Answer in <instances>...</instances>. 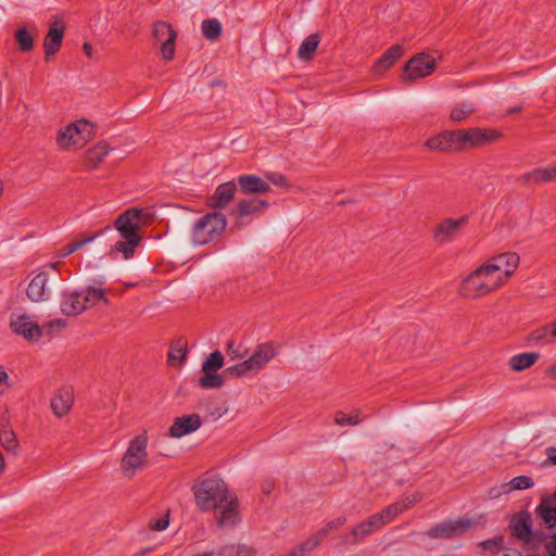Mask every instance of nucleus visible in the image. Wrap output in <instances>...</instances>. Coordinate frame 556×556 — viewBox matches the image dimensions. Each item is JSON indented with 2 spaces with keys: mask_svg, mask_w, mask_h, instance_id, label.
<instances>
[{
  "mask_svg": "<svg viewBox=\"0 0 556 556\" xmlns=\"http://www.w3.org/2000/svg\"><path fill=\"white\" fill-rule=\"evenodd\" d=\"M535 525L551 539L556 533V504L541 497L539 505L534 509Z\"/></svg>",
  "mask_w": 556,
  "mask_h": 556,
  "instance_id": "f8f14e48",
  "label": "nucleus"
},
{
  "mask_svg": "<svg viewBox=\"0 0 556 556\" xmlns=\"http://www.w3.org/2000/svg\"><path fill=\"white\" fill-rule=\"evenodd\" d=\"M346 522L345 517H339L331 521H329L325 527L319 529L316 533L312 534L313 536H317L319 543L321 540L327 536L330 532L340 529Z\"/></svg>",
  "mask_w": 556,
  "mask_h": 556,
  "instance_id": "a19ab883",
  "label": "nucleus"
},
{
  "mask_svg": "<svg viewBox=\"0 0 556 556\" xmlns=\"http://www.w3.org/2000/svg\"><path fill=\"white\" fill-rule=\"evenodd\" d=\"M469 526L470 521L466 519L444 520L428 529L425 534L432 540L452 539L463 534Z\"/></svg>",
  "mask_w": 556,
  "mask_h": 556,
  "instance_id": "ddd939ff",
  "label": "nucleus"
},
{
  "mask_svg": "<svg viewBox=\"0 0 556 556\" xmlns=\"http://www.w3.org/2000/svg\"><path fill=\"white\" fill-rule=\"evenodd\" d=\"M8 379V374L3 370H0V384H2Z\"/></svg>",
  "mask_w": 556,
  "mask_h": 556,
  "instance_id": "052dcab7",
  "label": "nucleus"
},
{
  "mask_svg": "<svg viewBox=\"0 0 556 556\" xmlns=\"http://www.w3.org/2000/svg\"><path fill=\"white\" fill-rule=\"evenodd\" d=\"M437 67L435 59L425 52L414 55L405 65L404 80H415L431 75Z\"/></svg>",
  "mask_w": 556,
  "mask_h": 556,
  "instance_id": "9d476101",
  "label": "nucleus"
},
{
  "mask_svg": "<svg viewBox=\"0 0 556 556\" xmlns=\"http://www.w3.org/2000/svg\"><path fill=\"white\" fill-rule=\"evenodd\" d=\"M539 353L535 352L519 353L509 358L508 365L514 371H522L531 367L539 359Z\"/></svg>",
  "mask_w": 556,
  "mask_h": 556,
  "instance_id": "c85d7f7f",
  "label": "nucleus"
},
{
  "mask_svg": "<svg viewBox=\"0 0 556 556\" xmlns=\"http://www.w3.org/2000/svg\"><path fill=\"white\" fill-rule=\"evenodd\" d=\"M319 545V541L317 536L311 535L306 541L300 543L298 546L292 548L290 552L281 555V556H304L307 553H311Z\"/></svg>",
  "mask_w": 556,
  "mask_h": 556,
  "instance_id": "f704fd0d",
  "label": "nucleus"
},
{
  "mask_svg": "<svg viewBox=\"0 0 556 556\" xmlns=\"http://www.w3.org/2000/svg\"><path fill=\"white\" fill-rule=\"evenodd\" d=\"M403 48L401 45L390 47L377 61L375 71L382 73L393 66V64L402 56Z\"/></svg>",
  "mask_w": 556,
  "mask_h": 556,
  "instance_id": "bb28decb",
  "label": "nucleus"
},
{
  "mask_svg": "<svg viewBox=\"0 0 556 556\" xmlns=\"http://www.w3.org/2000/svg\"><path fill=\"white\" fill-rule=\"evenodd\" d=\"M549 374L556 378V365L549 369Z\"/></svg>",
  "mask_w": 556,
  "mask_h": 556,
  "instance_id": "0e129e2a",
  "label": "nucleus"
},
{
  "mask_svg": "<svg viewBox=\"0 0 556 556\" xmlns=\"http://www.w3.org/2000/svg\"><path fill=\"white\" fill-rule=\"evenodd\" d=\"M201 424V418L198 414L185 415L174 420L168 432L172 438H181L198 430Z\"/></svg>",
  "mask_w": 556,
  "mask_h": 556,
  "instance_id": "aec40b11",
  "label": "nucleus"
},
{
  "mask_svg": "<svg viewBox=\"0 0 556 556\" xmlns=\"http://www.w3.org/2000/svg\"><path fill=\"white\" fill-rule=\"evenodd\" d=\"M10 327L13 332L28 340H38L42 336L41 328L26 314H12Z\"/></svg>",
  "mask_w": 556,
  "mask_h": 556,
  "instance_id": "2eb2a0df",
  "label": "nucleus"
},
{
  "mask_svg": "<svg viewBox=\"0 0 556 556\" xmlns=\"http://www.w3.org/2000/svg\"><path fill=\"white\" fill-rule=\"evenodd\" d=\"M552 334L556 337V320L553 323L552 326Z\"/></svg>",
  "mask_w": 556,
  "mask_h": 556,
  "instance_id": "69168bd1",
  "label": "nucleus"
},
{
  "mask_svg": "<svg viewBox=\"0 0 556 556\" xmlns=\"http://www.w3.org/2000/svg\"><path fill=\"white\" fill-rule=\"evenodd\" d=\"M402 513L403 509L400 506L399 502H394L391 505L383 508L381 511L374 514V516L380 528H382L384 525L390 523L392 520H394Z\"/></svg>",
  "mask_w": 556,
  "mask_h": 556,
  "instance_id": "473e14b6",
  "label": "nucleus"
},
{
  "mask_svg": "<svg viewBox=\"0 0 556 556\" xmlns=\"http://www.w3.org/2000/svg\"><path fill=\"white\" fill-rule=\"evenodd\" d=\"M202 34L208 40H216L222 34V24L216 18H207L202 22Z\"/></svg>",
  "mask_w": 556,
  "mask_h": 556,
  "instance_id": "e433bc0d",
  "label": "nucleus"
},
{
  "mask_svg": "<svg viewBox=\"0 0 556 556\" xmlns=\"http://www.w3.org/2000/svg\"><path fill=\"white\" fill-rule=\"evenodd\" d=\"M148 439L144 434L135 437L125 452L121 468L126 476L132 477L135 472L147 465L148 457Z\"/></svg>",
  "mask_w": 556,
  "mask_h": 556,
  "instance_id": "6e6552de",
  "label": "nucleus"
},
{
  "mask_svg": "<svg viewBox=\"0 0 556 556\" xmlns=\"http://www.w3.org/2000/svg\"><path fill=\"white\" fill-rule=\"evenodd\" d=\"M49 266H50L51 268H53V269H56L58 264H56V263H51Z\"/></svg>",
  "mask_w": 556,
  "mask_h": 556,
  "instance_id": "338daca9",
  "label": "nucleus"
},
{
  "mask_svg": "<svg viewBox=\"0 0 556 556\" xmlns=\"http://www.w3.org/2000/svg\"><path fill=\"white\" fill-rule=\"evenodd\" d=\"M318 45L319 36L317 34H312L307 36L299 47L298 56L304 61L311 60Z\"/></svg>",
  "mask_w": 556,
  "mask_h": 556,
  "instance_id": "2f4dec72",
  "label": "nucleus"
},
{
  "mask_svg": "<svg viewBox=\"0 0 556 556\" xmlns=\"http://www.w3.org/2000/svg\"><path fill=\"white\" fill-rule=\"evenodd\" d=\"M195 505L203 511L220 510L218 525L235 526L238 522V500L229 493L224 480L207 477L193 486Z\"/></svg>",
  "mask_w": 556,
  "mask_h": 556,
  "instance_id": "f257e3e1",
  "label": "nucleus"
},
{
  "mask_svg": "<svg viewBox=\"0 0 556 556\" xmlns=\"http://www.w3.org/2000/svg\"><path fill=\"white\" fill-rule=\"evenodd\" d=\"M501 541H502V539L486 540V541H484V542L482 543V545H483L484 547H488L491 543H495V544H496V543H498V542H501Z\"/></svg>",
  "mask_w": 556,
  "mask_h": 556,
  "instance_id": "13d9d810",
  "label": "nucleus"
},
{
  "mask_svg": "<svg viewBox=\"0 0 556 556\" xmlns=\"http://www.w3.org/2000/svg\"><path fill=\"white\" fill-rule=\"evenodd\" d=\"M521 111V105H515L507 110V114H515Z\"/></svg>",
  "mask_w": 556,
  "mask_h": 556,
  "instance_id": "6e6d98bb",
  "label": "nucleus"
},
{
  "mask_svg": "<svg viewBox=\"0 0 556 556\" xmlns=\"http://www.w3.org/2000/svg\"><path fill=\"white\" fill-rule=\"evenodd\" d=\"M226 353L230 359H245L249 355V348L243 340L230 339L226 345Z\"/></svg>",
  "mask_w": 556,
  "mask_h": 556,
  "instance_id": "72a5a7b5",
  "label": "nucleus"
},
{
  "mask_svg": "<svg viewBox=\"0 0 556 556\" xmlns=\"http://www.w3.org/2000/svg\"><path fill=\"white\" fill-rule=\"evenodd\" d=\"M502 134L495 129L471 127L452 130L454 151H464L484 147L498 138Z\"/></svg>",
  "mask_w": 556,
  "mask_h": 556,
  "instance_id": "423d86ee",
  "label": "nucleus"
},
{
  "mask_svg": "<svg viewBox=\"0 0 556 556\" xmlns=\"http://www.w3.org/2000/svg\"><path fill=\"white\" fill-rule=\"evenodd\" d=\"M271 489H273L271 483H268V484L264 485L263 491H264V493L269 494Z\"/></svg>",
  "mask_w": 556,
  "mask_h": 556,
  "instance_id": "680f3d73",
  "label": "nucleus"
},
{
  "mask_svg": "<svg viewBox=\"0 0 556 556\" xmlns=\"http://www.w3.org/2000/svg\"><path fill=\"white\" fill-rule=\"evenodd\" d=\"M477 109L478 105L469 100L456 103L451 110L450 118L455 123H460L472 115Z\"/></svg>",
  "mask_w": 556,
  "mask_h": 556,
  "instance_id": "7c9ffc66",
  "label": "nucleus"
},
{
  "mask_svg": "<svg viewBox=\"0 0 556 556\" xmlns=\"http://www.w3.org/2000/svg\"><path fill=\"white\" fill-rule=\"evenodd\" d=\"M168 523L169 521L167 518L159 519L152 525V528L157 531H163L168 527Z\"/></svg>",
  "mask_w": 556,
  "mask_h": 556,
  "instance_id": "864d4df0",
  "label": "nucleus"
},
{
  "mask_svg": "<svg viewBox=\"0 0 556 556\" xmlns=\"http://www.w3.org/2000/svg\"><path fill=\"white\" fill-rule=\"evenodd\" d=\"M279 351L280 345L275 342L268 341L260 343L248 358L233 366L227 367L224 374L236 378L255 376L279 354Z\"/></svg>",
  "mask_w": 556,
  "mask_h": 556,
  "instance_id": "7ed1b4c3",
  "label": "nucleus"
},
{
  "mask_svg": "<svg viewBox=\"0 0 556 556\" xmlns=\"http://www.w3.org/2000/svg\"><path fill=\"white\" fill-rule=\"evenodd\" d=\"M549 451H551V453H548V458L554 465H556V454H553L554 452H556V450L551 448Z\"/></svg>",
  "mask_w": 556,
  "mask_h": 556,
  "instance_id": "4d7b16f0",
  "label": "nucleus"
},
{
  "mask_svg": "<svg viewBox=\"0 0 556 556\" xmlns=\"http://www.w3.org/2000/svg\"><path fill=\"white\" fill-rule=\"evenodd\" d=\"M502 286L500 277L492 276L484 265L475 269L460 286V294L468 299L483 296Z\"/></svg>",
  "mask_w": 556,
  "mask_h": 556,
  "instance_id": "39448f33",
  "label": "nucleus"
},
{
  "mask_svg": "<svg viewBox=\"0 0 556 556\" xmlns=\"http://www.w3.org/2000/svg\"><path fill=\"white\" fill-rule=\"evenodd\" d=\"M361 412L358 409L354 410L351 415H345L342 412H337L334 415V422L338 426H355L361 422L359 419Z\"/></svg>",
  "mask_w": 556,
  "mask_h": 556,
  "instance_id": "c03bdc74",
  "label": "nucleus"
},
{
  "mask_svg": "<svg viewBox=\"0 0 556 556\" xmlns=\"http://www.w3.org/2000/svg\"><path fill=\"white\" fill-rule=\"evenodd\" d=\"M268 206V201L263 199H243L238 201L235 214L237 218H243L245 216L253 215L262 210H265Z\"/></svg>",
  "mask_w": 556,
  "mask_h": 556,
  "instance_id": "393cba45",
  "label": "nucleus"
},
{
  "mask_svg": "<svg viewBox=\"0 0 556 556\" xmlns=\"http://www.w3.org/2000/svg\"><path fill=\"white\" fill-rule=\"evenodd\" d=\"M552 326H553V324L546 325V326H543V327L536 329L533 332L534 339L536 341H543L546 343L552 342L554 339H556V337L552 334Z\"/></svg>",
  "mask_w": 556,
  "mask_h": 556,
  "instance_id": "de8ad7c7",
  "label": "nucleus"
},
{
  "mask_svg": "<svg viewBox=\"0 0 556 556\" xmlns=\"http://www.w3.org/2000/svg\"><path fill=\"white\" fill-rule=\"evenodd\" d=\"M224 366V356L220 351L216 350L210 354L203 363L202 371H216Z\"/></svg>",
  "mask_w": 556,
  "mask_h": 556,
  "instance_id": "ea45409f",
  "label": "nucleus"
},
{
  "mask_svg": "<svg viewBox=\"0 0 556 556\" xmlns=\"http://www.w3.org/2000/svg\"><path fill=\"white\" fill-rule=\"evenodd\" d=\"M535 520L528 510H520L513 515L509 523L511 535L527 544L539 545L547 539L541 529L534 528Z\"/></svg>",
  "mask_w": 556,
  "mask_h": 556,
  "instance_id": "0eeeda50",
  "label": "nucleus"
},
{
  "mask_svg": "<svg viewBox=\"0 0 556 556\" xmlns=\"http://www.w3.org/2000/svg\"><path fill=\"white\" fill-rule=\"evenodd\" d=\"M509 484L511 485L513 490L521 491L532 488L534 485V482L532 478L528 476H518L513 478Z\"/></svg>",
  "mask_w": 556,
  "mask_h": 556,
  "instance_id": "49530a36",
  "label": "nucleus"
},
{
  "mask_svg": "<svg viewBox=\"0 0 556 556\" xmlns=\"http://www.w3.org/2000/svg\"><path fill=\"white\" fill-rule=\"evenodd\" d=\"M265 177L268 181L277 187L288 186L286 177L280 173L268 172L265 174Z\"/></svg>",
  "mask_w": 556,
  "mask_h": 556,
  "instance_id": "8fccbe9b",
  "label": "nucleus"
},
{
  "mask_svg": "<svg viewBox=\"0 0 556 556\" xmlns=\"http://www.w3.org/2000/svg\"><path fill=\"white\" fill-rule=\"evenodd\" d=\"M225 381L222 375L215 371H203V376L199 379V384L203 389H218L224 386Z\"/></svg>",
  "mask_w": 556,
  "mask_h": 556,
  "instance_id": "c9c22d12",
  "label": "nucleus"
},
{
  "mask_svg": "<svg viewBox=\"0 0 556 556\" xmlns=\"http://www.w3.org/2000/svg\"><path fill=\"white\" fill-rule=\"evenodd\" d=\"M109 152L110 148L105 143H101L89 150L88 157L93 163H100L109 154Z\"/></svg>",
  "mask_w": 556,
  "mask_h": 556,
  "instance_id": "a18cd8bd",
  "label": "nucleus"
},
{
  "mask_svg": "<svg viewBox=\"0 0 556 556\" xmlns=\"http://www.w3.org/2000/svg\"><path fill=\"white\" fill-rule=\"evenodd\" d=\"M253 551L247 545L228 544L220 548L217 556H252Z\"/></svg>",
  "mask_w": 556,
  "mask_h": 556,
  "instance_id": "4c0bfd02",
  "label": "nucleus"
},
{
  "mask_svg": "<svg viewBox=\"0 0 556 556\" xmlns=\"http://www.w3.org/2000/svg\"><path fill=\"white\" fill-rule=\"evenodd\" d=\"M92 134V125L86 121H78L61 129L56 137V142L61 148L83 147Z\"/></svg>",
  "mask_w": 556,
  "mask_h": 556,
  "instance_id": "1a4fd4ad",
  "label": "nucleus"
},
{
  "mask_svg": "<svg viewBox=\"0 0 556 556\" xmlns=\"http://www.w3.org/2000/svg\"><path fill=\"white\" fill-rule=\"evenodd\" d=\"M452 135V130H445L438 136H434L427 141V147L430 150L434 151H454L453 138L450 137Z\"/></svg>",
  "mask_w": 556,
  "mask_h": 556,
  "instance_id": "c756f323",
  "label": "nucleus"
},
{
  "mask_svg": "<svg viewBox=\"0 0 556 556\" xmlns=\"http://www.w3.org/2000/svg\"><path fill=\"white\" fill-rule=\"evenodd\" d=\"M64 35V26L55 21L51 24L43 41L46 59L49 60L61 48Z\"/></svg>",
  "mask_w": 556,
  "mask_h": 556,
  "instance_id": "412c9836",
  "label": "nucleus"
},
{
  "mask_svg": "<svg viewBox=\"0 0 556 556\" xmlns=\"http://www.w3.org/2000/svg\"><path fill=\"white\" fill-rule=\"evenodd\" d=\"M556 180V163L545 167H536L518 177V181L525 186H538Z\"/></svg>",
  "mask_w": 556,
  "mask_h": 556,
  "instance_id": "a211bd4d",
  "label": "nucleus"
},
{
  "mask_svg": "<svg viewBox=\"0 0 556 556\" xmlns=\"http://www.w3.org/2000/svg\"><path fill=\"white\" fill-rule=\"evenodd\" d=\"M4 467V458L2 453L0 452V472L3 470Z\"/></svg>",
  "mask_w": 556,
  "mask_h": 556,
  "instance_id": "e2e57ef3",
  "label": "nucleus"
},
{
  "mask_svg": "<svg viewBox=\"0 0 556 556\" xmlns=\"http://www.w3.org/2000/svg\"><path fill=\"white\" fill-rule=\"evenodd\" d=\"M422 497V494L417 492L412 495L405 496L404 498L397 501L403 511L413 507L417 502H419Z\"/></svg>",
  "mask_w": 556,
  "mask_h": 556,
  "instance_id": "09e8293b",
  "label": "nucleus"
},
{
  "mask_svg": "<svg viewBox=\"0 0 556 556\" xmlns=\"http://www.w3.org/2000/svg\"><path fill=\"white\" fill-rule=\"evenodd\" d=\"M15 39L22 51H29L34 47V39L26 28H18L15 33Z\"/></svg>",
  "mask_w": 556,
  "mask_h": 556,
  "instance_id": "79ce46f5",
  "label": "nucleus"
},
{
  "mask_svg": "<svg viewBox=\"0 0 556 556\" xmlns=\"http://www.w3.org/2000/svg\"><path fill=\"white\" fill-rule=\"evenodd\" d=\"M81 295L78 290L63 292L61 295V312L66 316H77L86 311V305L81 303Z\"/></svg>",
  "mask_w": 556,
  "mask_h": 556,
  "instance_id": "4be33fe9",
  "label": "nucleus"
},
{
  "mask_svg": "<svg viewBox=\"0 0 556 556\" xmlns=\"http://www.w3.org/2000/svg\"><path fill=\"white\" fill-rule=\"evenodd\" d=\"M84 51L85 53L90 56L91 55V46L87 42L84 43Z\"/></svg>",
  "mask_w": 556,
  "mask_h": 556,
  "instance_id": "bf43d9fd",
  "label": "nucleus"
},
{
  "mask_svg": "<svg viewBox=\"0 0 556 556\" xmlns=\"http://www.w3.org/2000/svg\"><path fill=\"white\" fill-rule=\"evenodd\" d=\"M78 291L83 299L81 303L86 305V309L94 306L100 301H103L104 303L109 302L102 288L88 286L87 288L79 289Z\"/></svg>",
  "mask_w": 556,
  "mask_h": 556,
  "instance_id": "cd10ccee",
  "label": "nucleus"
},
{
  "mask_svg": "<svg viewBox=\"0 0 556 556\" xmlns=\"http://www.w3.org/2000/svg\"><path fill=\"white\" fill-rule=\"evenodd\" d=\"M380 529L375 516H369L365 521L356 525L351 530V535L354 538L352 541L346 540L348 543L355 544L358 540L371 534L374 531Z\"/></svg>",
  "mask_w": 556,
  "mask_h": 556,
  "instance_id": "a878e982",
  "label": "nucleus"
},
{
  "mask_svg": "<svg viewBox=\"0 0 556 556\" xmlns=\"http://www.w3.org/2000/svg\"><path fill=\"white\" fill-rule=\"evenodd\" d=\"M468 222V216L464 215L458 219L446 218L434 229V240L443 243L453 240L458 233L460 227Z\"/></svg>",
  "mask_w": 556,
  "mask_h": 556,
  "instance_id": "6ab92c4d",
  "label": "nucleus"
},
{
  "mask_svg": "<svg viewBox=\"0 0 556 556\" xmlns=\"http://www.w3.org/2000/svg\"><path fill=\"white\" fill-rule=\"evenodd\" d=\"M227 218L223 213L211 212L200 217L191 230L194 245H204L216 240L225 231Z\"/></svg>",
  "mask_w": 556,
  "mask_h": 556,
  "instance_id": "20e7f679",
  "label": "nucleus"
},
{
  "mask_svg": "<svg viewBox=\"0 0 556 556\" xmlns=\"http://www.w3.org/2000/svg\"><path fill=\"white\" fill-rule=\"evenodd\" d=\"M0 443L7 452L16 454L18 442L15 433L11 429H3L0 432Z\"/></svg>",
  "mask_w": 556,
  "mask_h": 556,
  "instance_id": "58836bf2",
  "label": "nucleus"
},
{
  "mask_svg": "<svg viewBox=\"0 0 556 556\" xmlns=\"http://www.w3.org/2000/svg\"><path fill=\"white\" fill-rule=\"evenodd\" d=\"M108 230H111V228L109 226L103 228L99 232H94V233H90V235H84L80 238H75L72 242H70L74 253L79 251V250H81L84 247H86L87 244L91 243L92 241H94L96 238H98L102 232L108 231Z\"/></svg>",
  "mask_w": 556,
  "mask_h": 556,
  "instance_id": "37998d69",
  "label": "nucleus"
},
{
  "mask_svg": "<svg viewBox=\"0 0 556 556\" xmlns=\"http://www.w3.org/2000/svg\"><path fill=\"white\" fill-rule=\"evenodd\" d=\"M239 191L245 195L250 194H266L270 191L269 184L263 178L254 174L239 175L235 179Z\"/></svg>",
  "mask_w": 556,
  "mask_h": 556,
  "instance_id": "f3484780",
  "label": "nucleus"
},
{
  "mask_svg": "<svg viewBox=\"0 0 556 556\" xmlns=\"http://www.w3.org/2000/svg\"><path fill=\"white\" fill-rule=\"evenodd\" d=\"M187 351L184 348H172L168 352L167 358L170 364L175 361L182 362L186 358Z\"/></svg>",
  "mask_w": 556,
  "mask_h": 556,
  "instance_id": "3c124183",
  "label": "nucleus"
},
{
  "mask_svg": "<svg viewBox=\"0 0 556 556\" xmlns=\"http://www.w3.org/2000/svg\"><path fill=\"white\" fill-rule=\"evenodd\" d=\"M519 255L514 252H506L493 256L485 264H483L492 276L500 277L502 285L505 280L514 274L518 264Z\"/></svg>",
  "mask_w": 556,
  "mask_h": 556,
  "instance_id": "9b49d317",
  "label": "nucleus"
},
{
  "mask_svg": "<svg viewBox=\"0 0 556 556\" xmlns=\"http://www.w3.org/2000/svg\"><path fill=\"white\" fill-rule=\"evenodd\" d=\"M141 211L129 208L122 213L114 222V229L118 239L111 245L106 253L110 260H117L119 254L124 260H129L135 254V249L141 241L140 235Z\"/></svg>",
  "mask_w": 556,
  "mask_h": 556,
  "instance_id": "f03ea898",
  "label": "nucleus"
},
{
  "mask_svg": "<svg viewBox=\"0 0 556 556\" xmlns=\"http://www.w3.org/2000/svg\"><path fill=\"white\" fill-rule=\"evenodd\" d=\"M153 36L156 41L161 42V54L164 60H172L175 53L176 33L173 27L166 23L159 21L153 25Z\"/></svg>",
  "mask_w": 556,
  "mask_h": 556,
  "instance_id": "4468645a",
  "label": "nucleus"
},
{
  "mask_svg": "<svg viewBox=\"0 0 556 556\" xmlns=\"http://www.w3.org/2000/svg\"><path fill=\"white\" fill-rule=\"evenodd\" d=\"M237 188L235 180L218 185L207 199L208 206L214 210H223L227 207L235 199Z\"/></svg>",
  "mask_w": 556,
  "mask_h": 556,
  "instance_id": "dca6fc26",
  "label": "nucleus"
},
{
  "mask_svg": "<svg viewBox=\"0 0 556 556\" xmlns=\"http://www.w3.org/2000/svg\"><path fill=\"white\" fill-rule=\"evenodd\" d=\"M73 401L74 396L71 390L60 389L51 399V409L56 417H63L70 412Z\"/></svg>",
  "mask_w": 556,
  "mask_h": 556,
  "instance_id": "b1692460",
  "label": "nucleus"
},
{
  "mask_svg": "<svg viewBox=\"0 0 556 556\" xmlns=\"http://www.w3.org/2000/svg\"><path fill=\"white\" fill-rule=\"evenodd\" d=\"M73 253H74V251L72 249L71 243H67L66 245L62 247L58 251L56 256L60 257V258H64V257H67L68 255H71Z\"/></svg>",
  "mask_w": 556,
  "mask_h": 556,
  "instance_id": "603ef678",
  "label": "nucleus"
},
{
  "mask_svg": "<svg viewBox=\"0 0 556 556\" xmlns=\"http://www.w3.org/2000/svg\"><path fill=\"white\" fill-rule=\"evenodd\" d=\"M543 498L547 500L548 502L556 504V491L553 494L549 495H543Z\"/></svg>",
  "mask_w": 556,
  "mask_h": 556,
  "instance_id": "5fc2aeb1",
  "label": "nucleus"
},
{
  "mask_svg": "<svg viewBox=\"0 0 556 556\" xmlns=\"http://www.w3.org/2000/svg\"><path fill=\"white\" fill-rule=\"evenodd\" d=\"M48 274L45 271L38 273L28 283L26 289L27 298L33 302H40L48 299L47 283Z\"/></svg>",
  "mask_w": 556,
  "mask_h": 556,
  "instance_id": "5701e85b",
  "label": "nucleus"
}]
</instances>
